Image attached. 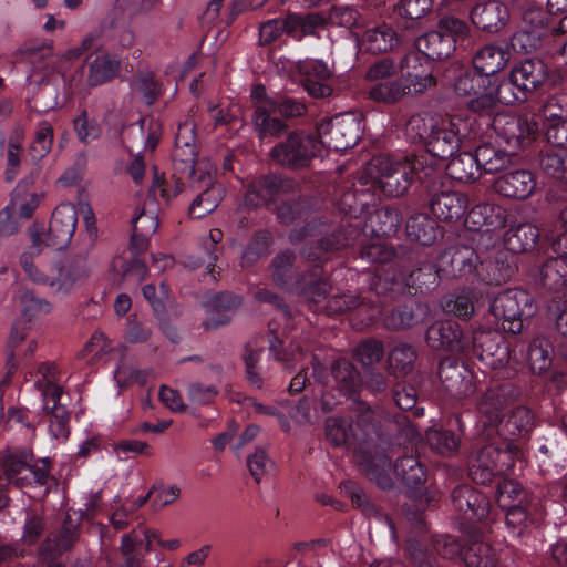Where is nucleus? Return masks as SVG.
Returning <instances> with one entry per match:
<instances>
[{"label":"nucleus","instance_id":"60","mask_svg":"<svg viewBox=\"0 0 567 567\" xmlns=\"http://www.w3.org/2000/svg\"><path fill=\"white\" fill-rule=\"evenodd\" d=\"M468 475L476 484L486 485L492 482L493 477L497 475L491 456L483 446L472 460L468 467Z\"/></svg>","mask_w":567,"mask_h":567},{"label":"nucleus","instance_id":"54","mask_svg":"<svg viewBox=\"0 0 567 567\" xmlns=\"http://www.w3.org/2000/svg\"><path fill=\"white\" fill-rule=\"evenodd\" d=\"M409 95V87L403 79L380 82L373 85L369 92L371 100L385 104H394Z\"/></svg>","mask_w":567,"mask_h":567},{"label":"nucleus","instance_id":"42","mask_svg":"<svg viewBox=\"0 0 567 567\" xmlns=\"http://www.w3.org/2000/svg\"><path fill=\"white\" fill-rule=\"evenodd\" d=\"M445 171L452 179L461 183L475 182L482 174L475 154L470 152H463L450 158Z\"/></svg>","mask_w":567,"mask_h":567},{"label":"nucleus","instance_id":"64","mask_svg":"<svg viewBox=\"0 0 567 567\" xmlns=\"http://www.w3.org/2000/svg\"><path fill=\"white\" fill-rule=\"evenodd\" d=\"M430 447L442 456H451L458 447L460 440L447 430H430L426 432Z\"/></svg>","mask_w":567,"mask_h":567},{"label":"nucleus","instance_id":"40","mask_svg":"<svg viewBox=\"0 0 567 567\" xmlns=\"http://www.w3.org/2000/svg\"><path fill=\"white\" fill-rule=\"evenodd\" d=\"M515 9L519 10L520 19L525 29L534 32L535 34L544 38L548 34L553 35V28H549L550 17L540 7L534 3H523L520 0H515Z\"/></svg>","mask_w":567,"mask_h":567},{"label":"nucleus","instance_id":"25","mask_svg":"<svg viewBox=\"0 0 567 567\" xmlns=\"http://www.w3.org/2000/svg\"><path fill=\"white\" fill-rule=\"evenodd\" d=\"M465 224L473 231H485L491 236L493 230L505 227L506 212L499 205L478 204L468 212Z\"/></svg>","mask_w":567,"mask_h":567},{"label":"nucleus","instance_id":"14","mask_svg":"<svg viewBox=\"0 0 567 567\" xmlns=\"http://www.w3.org/2000/svg\"><path fill=\"white\" fill-rule=\"evenodd\" d=\"M426 344L435 351L462 353L470 349L471 342L461 324L443 320L431 324L425 332Z\"/></svg>","mask_w":567,"mask_h":567},{"label":"nucleus","instance_id":"7","mask_svg":"<svg viewBox=\"0 0 567 567\" xmlns=\"http://www.w3.org/2000/svg\"><path fill=\"white\" fill-rule=\"evenodd\" d=\"M357 234L358 230L351 226H337L332 228L319 219H313L301 228L292 229L288 238L291 244L296 245L308 237H320L318 241L326 255L349 246Z\"/></svg>","mask_w":567,"mask_h":567},{"label":"nucleus","instance_id":"46","mask_svg":"<svg viewBox=\"0 0 567 567\" xmlns=\"http://www.w3.org/2000/svg\"><path fill=\"white\" fill-rule=\"evenodd\" d=\"M539 237L536 226L529 223L520 224L506 234L507 250L514 254H522L533 249Z\"/></svg>","mask_w":567,"mask_h":567},{"label":"nucleus","instance_id":"20","mask_svg":"<svg viewBox=\"0 0 567 567\" xmlns=\"http://www.w3.org/2000/svg\"><path fill=\"white\" fill-rule=\"evenodd\" d=\"M78 212L71 204H61L52 213L48 228V244L56 250L65 248L75 231Z\"/></svg>","mask_w":567,"mask_h":567},{"label":"nucleus","instance_id":"11","mask_svg":"<svg viewBox=\"0 0 567 567\" xmlns=\"http://www.w3.org/2000/svg\"><path fill=\"white\" fill-rule=\"evenodd\" d=\"M471 346L480 361L492 370L509 363L511 350L507 340L495 330L478 329L473 332Z\"/></svg>","mask_w":567,"mask_h":567},{"label":"nucleus","instance_id":"52","mask_svg":"<svg viewBox=\"0 0 567 567\" xmlns=\"http://www.w3.org/2000/svg\"><path fill=\"white\" fill-rule=\"evenodd\" d=\"M538 165L546 176L567 185V152H544L539 155Z\"/></svg>","mask_w":567,"mask_h":567},{"label":"nucleus","instance_id":"10","mask_svg":"<svg viewBox=\"0 0 567 567\" xmlns=\"http://www.w3.org/2000/svg\"><path fill=\"white\" fill-rule=\"evenodd\" d=\"M522 389L515 383H503L487 389L477 400L476 409L484 427H495L504 419V410L519 400Z\"/></svg>","mask_w":567,"mask_h":567},{"label":"nucleus","instance_id":"12","mask_svg":"<svg viewBox=\"0 0 567 567\" xmlns=\"http://www.w3.org/2000/svg\"><path fill=\"white\" fill-rule=\"evenodd\" d=\"M300 192L298 182L279 174H267L255 178L245 195V205L259 207L280 195H295Z\"/></svg>","mask_w":567,"mask_h":567},{"label":"nucleus","instance_id":"63","mask_svg":"<svg viewBox=\"0 0 567 567\" xmlns=\"http://www.w3.org/2000/svg\"><path fill=\"white\" fill-rule=\"evenodd\" d=\"M430 545L416 538H410L405 544V553L414 567H440L437 558L430 553Z\"/></svg>","mask_w":567,"mask_h":567},{"label":"nucleus","instance_id":"37","mask_svg":"<svg viewBox=\"0 0 567 567\" xmlns=\"http://www.w3.org/2000/svg\"><path fill=\"white\" fill-rule=\"evenodd\" d=\"M275 107H261L254 111L251 123L259 140L278 138L288 132V124L276 116Z\"/></svg>","mask_w":567,"mask_h":567},{"label":"nucleus","instance_id":"57","mask_svg":"<svg viewBox=\"0 0 567 567\" xmlns=\"http://www.w3.org/2000/svg\"><path fill=\"white\" fill-rule=\"evenodd\" d=\"M433 0H400L394 6V12L403 19V27L409 29L413 27V22L424 18L431 12Z\"/></svg>","mask_w":567,"mask_h":567},{"label":"nucleus","instance_id":"8","mask_svg":"<svg viewBox=\"0 0 567 567\" xmlns=\"http://www.w3.org/2000/svg\"><path fill=\"white\" fill-rule=\"evenodd\" d=\"M319 145L334 151L353 147L361 136V122L352 113L338 114L318 126Z\"/></svg>","mask_w":567,"mask_h":567},{"label":"nucleus","instance_id":"2","mask_svg":"<svg viewBox=\"0 0 567 567\" xmlns=\"http://www.w3.org/2000/svg\"><path fill=\"white\" fill-rule=\"evenodd\" d=\"M489 311L505 332L519 334L524 322L535 315L536 306L526 290L506 289L493 299Z\"/></svg>","mask_w":567,"mask_h":567},{"label":"nucleus","instance_id":"29","mask_svg":"<svg viewBox=\"0 0 567 567\" xmlns=\"http://www.w3.org/2000/svg\"><path fill=\"white\" fill-rule=\"evenodd\" d=\"M430 208L437 219L452 223L464 215L467 208V197L458 192H441L431 198Z\"/></svg>","mask_w":567,"mask_h":567},{"label":"nucleus","instance_id":"17","mask_svg":"<svg viewBox=\"0 0 567 567\" xmlns=\"http://www.w3.org/2000/svg\"><path fill=\"white\" fill-rule=\"evenodd\" d=\"M453 508L465 519L483 520L489 514V499L470 484H458L451 492Z\"/></svg>","mask_w":567,"mask_h":567},{"label":"nucleus","instance_id":"44","mask_svg":"<svg viewBox=\"0 0 567 567\" xmlns=\"http://www.w3.org/2000/svg\"><path fill=\"white\" fill-rule=\"evenodd\" d=\"M406 235L410 239L424 246L432 245L439 235L436 221L426 214H414L406 221Z\"/></svg>","mask_w":567,"mask_h":567},{"label":"nucleus","instance_id":"56","mask_svg":"<svg viewBox=\"0 0 567 567\" xmlns=\"http://www.w3.org/2000/svg\"><path fill=\"white\" fill-rule=\"evenodd\" d=\"M466 567H495L497 559L493 548L483 542L470 543L462 553Z\"/></svg>","mask_w":567,"mask_h":567},{"label":"nucleus","instance_id":"26","mask_svg":"<svg viewBox=\"0 0 567 567\" xmlns=\"http://www.w3.org/2000/svg\"><path fill=\"white\" fill-rule=\"evenodd\" d=\"M509 75L514 79L516 89H520L526 94L536 91L547 80V66L539 59H526L516 64Z\"/></svg>","mask_w":567,"mask_h":567},{"label":"nucleus","instance_id":"9","mask_svg":"<svg viewBox=\"0 0 567 567\" xmlns=\"http://www.w3.org/2000/svg\"><path fill=\"white\" fill-rule=\"evenodd\" d=\"M470 118L453 116L447 121L441 120L431 138L425 144L427 153L437 159L452 158L463 138H470Z\"/></svg>","mask_w":567,"mask_h":567},{"label":"nucleus","instance_id":"49","mask_svg":"<svg viewBox=\"0 0 567 567\" xmlns=\"http://www.w3.org/2000/svg\"><path fill=\"white\" fill-rule=\"evenodd\" d=\"M416 358L417 352L413 346L399 343L389 353V370L396 377H405L412 372Z\"/></svg>","mask_w":567,"mask_h":567},{"label":"nucleus","instance_id":"58","mask_svg":"<svg viewBox=\"0 0 567 567\" xmlns=\"http://www.w3.org/2000/svg\"><path fill=\"white\" fill-rule=\"evenodd\" d=\"M198 150H179L174 148L172 153V163L175 174L185 175L193 181L195 176H199V163L202 159L196 161ZM203 161H206L203 158Z\"/></svg>","mask_w":567,"mask_h":567},{"label":"nucleus","instance_id":"5","mask_svg":"<svg viewBox=\"0 0 567 567\" xmlns=\"http://www.w3.org/2000/svg\"><path fill=\"white\" fill-rule=\"evenodd\" d=\"M370 173L381 192L389 197L402 196L410 187L413 167L410 162H393L386 157H374Z\"/></svg>","mask_w":567,"mask_h":567},{"label":"nucleus","instance_id":"19","mask_svg":"<svg viewBox=\"0 0 567 567\" xmlns=\"http://www.w3.org/2000/svg\"><path fill=\"white\" fill-rule=\"evenodd\" d=\"M472 23L487 33H497L504 29L511 13L508 7L499 0H485L477 2L470 11Z\"/></svg>","mask_w":567,"mask_h":567},{"label":"nucleus","instance_id":"34","mask_svg":"<svg viewBox=\"0 0 567 567\" xmlns=\"http://www.w3.org/2000/svg\"><path fill=\"white\" fill-rule=\"evenodd\" d=\"M31 186L32 181L21 179L10 195L8 205L22 219L32 218L44 197L43 193L32 192Z\"/></svg>","mask_w":567,"mask_h":567},{"label":"nucleus","instance_id":"28","mask_svg":"<svg viewBox=\"0 0 567 567\" xmlns=\"http://www.w3.org/2000/svg\"><path fill=\"white\" fill-rule=\"evenodd\" d=\"M400 69L406 71L403 81L409 87V95H419L436 85V80L431 73H424L419 53H406L400 61Z\"/></svg>","mask_w":567,"mask_h":567},{"label":"nucleus","instance_id":"62","mask_svg":"<svg viewBox=\"0 0 567 567\" xmlns=\"http://www.w3.org/2000/svg\"><path fill=\"white\" fill-rule=\"evenodd\" d=\"M526 496L524 487L518 482L504 478L497 484L496 501L502 508L523 504Z\"/></svg>","mask_w":567,"mask_h":567},{"label":"nucleus","instance_id":"33","mask_svg":"<svg viewBox=\"0 0 567 567\" xmlns=\"http://www.w3.org/2000/svg\"><path fill=\"white\" fill-rule=\"evenodd\" d=\"M365 453H360L362 457L363 472L370 481L382 489H392L394 481L389 474L391 460L384 453L372 454L371 444L365 447Z\"/></svg>","mask_w":567,"mask_h":567},{"label":"nucleus","instance_id":"24","mask_svg":"<svg viewBox=\"0 0 567 567\" xmlns=\"http://www.w3.org/2000/svg\"><path fill=\"white\" fill-rule=\"evenodd\" d=\"M507 249L494 248L480 260L478 275L488 284L499 286L515 274V266Z\"/></svg>","mask_w":567,"mask_h":567},{"label":"nucleus","instance_id":"38","mask_svg":"<svg viewBox=\"0 0 567 567\" xmlns=\"http://www.w3.org/2000/svg\"><path fill=\"white\" fill-rule=\"evenodd\" d=\"M121 70V62L109 54L96 55L87 64L86 85L96 87L114 80Z\"/></svg>","mask_w":567,"mask_h":567},{"label":"nucleus","instance_id":"6","mask_svg":"<svg viewBox=\"0 0 567 567\" xmlns=\"http://www.w3.org/2000/svg\"><path fill=\"white\" fill-rule=\"evenodd\" d=\"M216 167L210 161L199 163V176L190 181V186L199 194L189 206L193 218H203L213 213L224 197V187L216 183Z\"/></svg>","mask_w":567,"mask_h":567},{"label":"nucleus","instance_id":"36","mask_svg":"<svg viewBox=\"0 0 567 567\" xmlns=\"http://www.w3.org/2000/svg\"><path fill=\"white\" fill-rule=\"evenodd\" d=\"M509 60V52L499 45L486 44L476 52L473 65L481 76H491L502 71Z\"/></svg>","mask_w":567,"mask_h":567},{"label":"nucleus","instance_id":"50","mask_svg":"<svg viewBox=\"0 0 567 567\" xmlns=\"http://www.w3.org/2000/svg\"><path fill=\"white\" fill-rule=\"evenodd\" d=\"M402 214L398 208L385 206L371 217L372 231L380 237L394 236L401 228Z\"/></svg>","mask_w":567,"mask_h":567},{"label":"nucleus","instance_id":"55","mask_svg":"<svg viewBox=\"0 0 567 567\" xmlns=\"http://www.w3.org/2000/svg\"><path fill=\"white\" fill-rule=\"evenodd\" d=\"M439 270L431 262H425L413 269L405 279V286L421 293L433 290L439 286Z\"/></svg>","mask_w":567,"mask_h":567},{"label":"nucleus","instance_id":"48","mask_svg":"<svg viewBox=\"0 0 567 567\" xmlns=\"http://www.w3.org/2000/svg\"><path fill=\"white\" fill-rule=\"evenodd\" d=\"M440 122L441 120L431 113H417L406 122L405 133L412 142L425 145Z\"/></svg>","mask_w":567,"mask_h":567},{"label":"nucleus","instance_id":"23","mask_svg":"<svg viewBox=\"0 0 567 567\" xmlns=\"http://www.w3.org/2000/svg\"><path fill=\"white\" fill-rule=\"evenodd\" d=\"M493 186L504 197L523 200L534 193L536 178L529 169L517 168L498 176Z\"/></svg>","mask_w":567,"mask_h":567},{"label":"nucleus","instance_id":"41","mask_svg":"<svg viewBox=\"0 0 567 567\" xmlns=\"http://www.w3.org/2000/svg\"><path fill=\"white\" fill-rule=\"evenodd\" d=\"M474 154L478 167L486 174H495L506 168L511 164L513 156L509 151L502 150L491 143L477 146Z\"/></svg>","mask_w":567,"mask_h":567},{"label":"nucleus","instance_id":"21","mask_svg":"<svg viewBox=\"0 0 567 567\" xmlns=\"http://www.w3.org/2000/svg\"><path fill=\"white\" fill-rule=\"evenodd\" d=\"M45 384L42 386L43 409L51 415L50 432L55 439H66L70 434V412L61 402L63 390L60 385Z\"/></svg>","mask_w":567,"mask_h":567},{"label":"nucleus","instance_id":"18","mask_svg":"<svg viewBox=\"0 0 567 567\" xmlns=\"http://www.w3.org/2000/svg\"><path fill=\"white\" fill-rule=\"evenodd\" d=\"M243 298L230 291L215 293L206 303L207 318L202 322L204 331H214L228 326L233 313L241 306Z\"/></svg>","mask_w":567,"mask_h":567},{"label":"nucleus","instance_id":"27","mask_svg":"<svg viewBox=\"0 0 567 567\" xmlns=\"http://www.w3.org/2000/svg\"><path fill=\"white\" fill-rule=\"evenodd\" d=\"M330 373L339 393L348 399L359 395L362 389L361 373L353 362L339 358L331 363Z\"/></svg>","mask_w":567,"mask_h":567},{"label":"nucleus","instance_id":"53","mask_svg":"<svg viewBox=\"0 0 567 567\" xmlns=\"http://www.w3.org/2000/svg\"><path fill=\"white\" fill-rule=\"evenodd\" d=\"M491 456L497 475H502L513 468L518 449L508 442L491 443L484 446Z\"/></svg>","mask_w":567,"mask_h":567},{"label":"nucleus","instance_id":"47","mask_svg":"<svg viewBox=\"0 0 567 567\" xmlns=\"http://www.w3.org/2000/svg\"><path fill=\"white\" fill-rule=\"evenodd\" d=\"M423 315L419 305H404L388 313L383 319V324L386 329L394 331L409 329L422 322Z\"/></svg>","mask_w":567,"mask_h":567},{"label":"nucleus","instance_id":"45","mask_svg":"<svg viewBox=\"0 0 567 567\" xmlns=\"http://www.w3.org/2000/svg\"><path fill=\"white\" fill-rule=\"evenodd\" d=\"M296 259V254L291 250L280 251L272 258L269 271L270 278L277 287L290 290V281L295 278L293 266Z\"/></svg>","mask_w":567,"mask_h":567},{"label":"nucleus","instance_id":"13","mask_svg":"<svg viewBox=\"0 0 567 567\" xmlns=\"http://www.w3.org/2000/svg\"><path fill=\"white\" fill-rule=\"evenodd\" d=\"M494 128L498 140L506 144L513 155L528 147L537 132L536 123L522 116H502L495 121Z\"/></svg>","mask_w":567,"mask_h":567},{"label":"nucleus","instance_id":"61","mask_svg":"<svg viewBox=\"0 0 567 567\" xmlns=\"http://www.w3.org/2000/svg\"><path fill=\"white\" fill-rule=\"evenodd\" d=\"M533 424L534 415L532 411L524 405H518L508 414L504 427L512 436H523L532 430Z\"/></svg>","mask_w":567,"mask_h":567},{"label":"nucleus","instance_id":"16","mask_svg":"<svg viewBox=\"0 0 567 567\" xmlns=\"http://www.w3.org/2000/svg\"><path fill=\"white\" fill-rule=\"evenodd\" d=\"M437 374L446 393L454 399L460 400L475 392L473 373L463 362L456 359L445 358L441 360Z\"/></svg>","mask_w":567,"mask_h":567},{"label":"nucleus","instance_id":"51","mask_svg":"<svg viewBox=\"0 0 567 567\" xmlns=\"http://www.w3.org/2000/svg\"><path fill=\"white\" fill-rule=\"evenodd\" d=\"M351 355L363 368H373L384 357V344L375 338H365L352 348Z\"/></svg>","mask_w":567,"mask_h":567},{"label":"nucleus","instance_id":"43","mask_svg":"<svg viewBox=\"0 0 567 567\" xmlns=\"http://www.w3.org/2000/svg\"><path fill=\"white\" fill-rule=\"evenodd\" d=\"M321 270L315 267L309 275L300 274L296 277V288L298 295L309 303H319L327 297L328 284L320 278Z\"/></svg>","mask_w":567,"mask_h":567},{"label":"nucleus","instance_id":"4","mask_svg":"<svg viewBox=\"0 0 567 567\" xmlns=\"http://www.w3.org/2000/svg\"><path fill=\"white\" fill-rule=\"evenodd\" d=\"M34 455L30 450H16L8 453L2 462L6 478L16 486H29L32 483L44 485L49 477V461L43 458L33 464Z\"/></svg>","mask_w":567,"mask_h":567},{"label":"nucleus","instance_id":"32","mask_svg":"<svg viewBox=\"0 0 567 567\" xmlns=\"http://www.w3.org/2000/svg\"><path fill=\"white\" fill-rule=\"evenodd\" d=\"M394 473L398 480L406 487L408 494H415L427 481V472L414 455H405L394 463Z\"/></svg>","mask_w":567,"mask_h":567},{"label":"nucleus","instance_id":"59","mask_svg":"<svg viewBox=\"0 0 567 567\" xmlns=\"http://www.w3.org/2000/svg\"><path fill=\"white\" fill-rule=\"evenodd\" d=\"M141 540L135 532L122 536L120 554L123 558L118 567H146L145 557L138 549Z\"/></svg>","mask_w":567,"mask_h":567},{"label":"nucleus","instance_id":"30","mask_svg":"<svg viewBox=\"0 0 567 567\" xmlns=\"http://www.w3.org/2000/svg\"><path fill=\"white\" fill-rule=\"evenodd\" d=\"M401 45L398 32L385 23L369 28L361 38V47L372 54L386 53Z\"/></svg>","mask_w":567,"mask_h":567},{"label":"nucleus","instance_id":"39","mask_svg":"<svg viewBox=\"0 0 567 567\" xmlns=\"http://www.w3.org/2000/svg\"><path fill=\"white\" fill-rule=\"evenodd\" d=\"M364 297L354 295H338L328 299L326 310L328 313H341L349 310H364L369 312V318L373 319L380 313L382 301H372L368 299L365 302Z\"/></svg>","mask_w":567,"mask_h":567},{"label":"nucleus","instance_id":"15","mask_svg":"<svg viewBox=\"0 0 567 567\" xmlns=\"http://www.w3.org/2000/svg\"><path fill=\"white\" fill-rule=\"evenodd\" d=\"M300 84L313 99H324L333 94L336 78L331 68L320 60L298 62Z\"/></svg>","mask_w":567,"mask_h":567},{"label":"nucleus","instance_id":"3","mask_svg":"<svg viewBox=\"0 0 567 567\" xmlns=\"http://www.w3.org/2000/svg\"><path fill=\"white\" fill-rule=\"evenodd\" d=\"M319 141L303 131L289 132L269 152V157L287 168H303L319 154Z\"/></svg>","mask_w":567,"mask_h":567},{"label":"nucleus","instance_id":"22","mask_svg":"<svg viewBox=\"0 0 567 567\" xmlns=\"http://www.w3.org/2000/svg\"><path fill=\"white\" fill-rule=\"evenodd\" d=\"M326 439L336 447L346 446L355 453H365L368 432L359 434L354 426L342 417L331 416L324 422Z\"/></svg>","mask_w":567,"mask_h":567},{"label":"nucleus","instance_id":"1","mask_svg":"<svg viewBox=\"0 0 567 567\" xmlns=\"http://www.w3.org/2000/svg\"><path fill=\"white\" fill-rule=\"evenodd\" d=\"M468 24L456 17L445 16L437 21V29L419 37L415 41L416 53H422L430 60L449 59L456 50L458 40L470 35Z\"/></svg>","mask_w":567,"mask_h":567},{"label":"nucleus","instance_id":"35","mask_svg":"<svg viewBox=\"0 0 567 567\" xmlns=\"http://www.w3.org/2000/svg\"><path fill=\"white\" fill-rule=\"evenodd\" d=\"M554 347L550 340L544 336H537L530 340L527 347L526 361L529 371L534 375H544L553 364Z\"/></svg>","mask_w":567,"mask_h":567},{"label":"nucleus","instance_id":"31","mask_svg":"<svg viewBox=\"0 0 567 567\" xmlns=\"http://www.w3.org/2000/svg\"><path fill=\"white\" fill-rule=\"evenodd\" d=\"M481 256L467 246L452 247L441 255L442 266L449 265L445 269L451 276L468 275L473 271L478 272Z\"/></svg>","mask_w":567,"mask_h":567}]
</instances>
